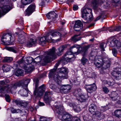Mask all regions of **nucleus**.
<instances>
[{
	"label": "nucleus",
	"instance_id": "obj_33",
	"mask_svg": "<svg viewBox=\"0 0 121 121\" xmlns=\"http://www.w3.org/2000/svg\"><path fill=\"white\" fill-rule=\"evenodd\" d=\"M114 115L116 117L120 118L121 117V109L115 110L114 112Z\"/></svg>",
	"mask_w": 121,
	"mask_h": 121
},
{
	"label": "nucleus",
	"instance_id": "obj_57",
	"mask_svg": "<svg viewBox=\"0 0 121 121\" xmlns=\"http://www.w3.org/2000/svg\"><path fill=\"white\" fill-rule=\"evenodd\" d=\"M112 53L113 55L115 56H117V50L115 49H112Z\"/></svg>",
	"mask_w": 121,
	"mask_h": 121
},
{
	"label": "nucleus",
	"instance_id": "obj_49",
	"mask_svg": "<svg viewBox=\"0 0 121 121\" xmlns=\"http://www.w3.org/2000/svg\"><path fill=\"white\" fill-rule=\"evenodd\" d=\"M60 32L61 33H60L61 34V36H65L67 33L66 31L64 28H61L60 29Z\"/></svg>",
	"mask_w": 121,
	"mask_h": 121
},
{
	"label": "nucleus",
	"instance_id": "obj_2",
	"mask_svg": "<svg viewBox=\"0 0 121 121\" xmlns=\"http://www.w3.org/2000/svg\"><path fill=\"white\" fill-rule=\"evenodd\" d=\"M82 22L85 23L88 22L92 19V10L89 8H83L82 10Z\"/></svg>",
	"mask_w": 121,
	"mask_h": 121
},
{
	"label": "nucleus",
	"instance_id": "obj_56",
	"mask_svg": "<svg viewBox=\"0 0 121 121\" xmlns=\"http://www.w3.org/2000/svg\"><path fill=\"white\" fill-rule=\"evenodd\" d=\"M52 34H51L49 35L47 37H46V39H47V42H49V41L51 40L52 41H53V39H52Z\"/></svg>",
	"mask_w": 121,
	"mask_h": 121
},
{
	"label": "nucleus",
	"instance_id": "obj_52",
	"mask_svg": "<svg viewBox=\"0 0 121 121\" xmlns=\"http://www.w3.org/2000/svg\"><path fill=\"white\" fill-rule=\"evenodd\" d=\"M102 88L103 91L105 93H108L109 92V90L106 87L103 86Z\"/></svg>",
	"mask_w": 121,
	"mask_h": 121
},
{
	"label": "nucleus",
	"instance_id": "obj_43",
	"mask_svg": "<svg viewBox=\"0 0 121 121\" xmlns=\"http://www.w3.org/2000/svg\"><path fill=\"white\" fill-rule=\"evenodd\" d=\"M23 72V70L20 69H18L15 73V75L17 76L21 75Z\"/></svg>",
	"mask_w": 121,
	"mask_h": 121
},
{
	"label": "nucleus",
	"instance_id": "obj_14",
	"mask_svg": "<svg viewBox=\"0 0 121 121\" xmlns=\"http://www.w3.org/2000/svg\"><path fill=\"white\" fill-rule=\"evenodd\" d=\"M55 112L58 114V117L60 115H61L64 112L63 107L62 105H56L55 106Z\"/></svg>",
	"mask_w": 121,
	"mask_h": 121
},
{
	"label": "nucleus",
	"instance_id": "obj_29",
	"mask_svg": "<svg viewBox=\"0 0 121 121\" xmlns=\"http://www.w3.org/2000/svg\"><path fill=\"white\" fill-rule=\"evenodd\" d=\"M34 65H32V67H31L30 66L27 65V66L25 65L23 66V68L25 70L26 72L29 73L32 72L34 69Z\"/></svg>",
	"mask_w": 121,
	"mask_h": 121
},
{
	"label": "nucleus",
	"instance_id": "obj_32",
	"mask_svg": "<svg viewBox=\"0 0 121 121\" xmlns=\"http://www.w3.org/2000/svg\"><path fill=\"white\" fill-rule=\"evenodd\" d=\"M39 40V43L42 45L45 44L47 41L46 37L45 36L41 37Z\"/></svg>",
	"mask_w": 121,
	"mask_h": 121
},
{
	"label": "nucleus",
	"instance_id": "obj_11",
	"mask_svg": "<svg viewBox=\"0 0 121 121\" xmlns=\"http://www.w3.org/2000/svg\"><path fill=\"white\" fill-rule=\"evenodd\" d=\"M36 6L35 4H30L26 10L25 12V15L29 16L35 11Z\"/></svg>",
	"mask_w": 121,
	"mask_h": 121
},
{
	"label": "nucleus",
	"instance_id": "obj_18",
	"mask_svg": "<svg viewBox=\"0 0 121 121\" xmlns=\"http://www.w3.org/2000/svg\"><path fill=\"white\" fill-rule=\"evenodd\" d=\"M13 102L15 103L17 105L23 106L24 107H26L27 105V103L24 101L14 99Z\"/></svg>",
	"mask_w": 121,
	"mask_h": 121
},
{
	"label": "nucleus",
	"instance_id": "obj_47",
	"mask_svg": "<svg viewBox=\"0 0 121 121\" xmlns=\"http://www.w3.org/2000/svg\"><path fill=\"white\" fill-rule=\"evenodd\" d=\"M108 109V106L106 105L105 106H102L100 108V110L101 112H104L106 111Z\"/></svg>",
	"mask_w": 121,
	"mask_h": 121
},
{
	"label": "nucleus",
	"instance_id": "obj_20",
	"mask_svg": "<svg viewBox=\"0 0 121 121\" xmlns=\"http://www.w3.org/2000/svg\"><path fill=\"white\" fill-rule=\"evenodd\" d=\"M61 84H57L56 85L52 84L50 85V87L56 92H59L60 91V89Z\"/></svg>",
	"mask_w": 121,
	"mask_h": 121
},
{
	"label": "nucleus",
	"instance_id": "obj_13",
	"mask_svg": "<svg viewBox=\"0 0 121 121\" xmlns=\"http://www.w3.org/2000/svg\"><path fill=\"white\" fill-rule=\"evenodd\" d=\"M121 69H119L118 70L113 71L111 73L112 75L117 80L121 79Z\"/></svg>",
	"mask_w": 121,
	"mask_h": 121
},
{
	"label": "nucleus",
	"instance_id": "obj_35",
	"mask_svg": "<svg viewBox=\"0 0 121 121\" xmlns=\"http://www.w3.org/2000/svg\"><path fill=\"white\" fill-rule=\"evenodd\" d=\"M8 50L14 53H17L18 51V49L17 48L15 47H12L8 48Z\"/></svg>",
	"mask_w": 121,
	"mask_h": 121
},
{
	"label": "nucleus",
	"instance_id": "obj_16",
	"mask_svg": "<svg viewBox=\"0 0 121 121\" xmlns=\"http://www.w3.org/2000/svg\"><path fill=\"white\" fill-rule=\"evenodd\" d=\"M83 26V24L81 21L78 20L76 21L74 25V29L76 31H79Z\"/></svg>",
	"mask_w": 121,
	"mask_h": 121
},
{
	"label": "nucleus",
	"instance_id": "obj_38",
	"mask_svg": "<svg viewBox=\"0 0 121 121\" xmlns=\"http://www.w3.org/2000/svg\"><path fill=\"white\" fill-rule=\"evenodd\" d=\"M78 98V99L81 102H85L86 100V97L83 95L81 94Z\"/></svg>",
	"mask_w": 121,
	"mask_h": 121
},
{
	"label": "nucleus",
	"instance_id": "obj_44",
	"mask_svg": "<svg viewBox=\"0 0 121 121\" xmlns=\"http://www.w3.org/2000/svg\"><path fill=\"white\" fill-rule=\"evenodd\" d=\"M24 91L22 95L24 96H27L28 93L29 91L27 87H24Z\"/></svg>",
	"mask_w": 121,
	"mask_h": 121
},
{
	"label": "nucleus",
	"instance_id": "obj_37",
	"mask_svg": "<svg viewBox=\"0 0 121 121\" xmlns=\"http://www.w3.org/2000/svg\"><path fill=\"white\" fill-rule=\"evenodd\" d=\"M94 114L98 117L100 118L101 119H103L105 117L104 115L101 114V113L100 112L97 111L94 113Z\"/></svg>",
	"mask_w": 121,
	"mask_h": 121
},
{
	"label": "nucleus",
	"instance_id": "obj_39",
	"mask_svg": "<svg viewBox=\"0 0 121 121\" xmlns=\"http://www.w3.org/2000/svg\"><path fill=\"white\" fill-rule=\"evenodd\" d=\"M51 34L52 37L58 36L60 38L61 37V34L59 32L57 31H53L52 32Z\"/></svg>",
	"mask_w": 121,
	"mask_h": 121
},
{
	"label": "nucleus",
	"instance_id": "obj_55",
	"mask_svg": "<svg viewBox=\"0 0 121 121\" xmlns=\"http://www.w3.org/2000/svg\"><path fill=\"white\" fill-rule=\"evenodd\" d=\"M90 45H88L86 46H85L83 47L82 49V50L83 52H84V53L90 47Z\"/></svg>",
	"mask_w": 121,
	"mask_h": 121
},
{
	"label": "nucleus",
	"instance_id": "obj_54",
	"mask_svg": "<svg viewBox=\"0 0 121 121\" xmlns=\"http://www.w3.org/2000/svg\"><path fill=\"white\" fill-rule=\"evenodd\" d=\"M87 61V59L84 57H83L81 59L82 63L83 65L85 64Z\"/></svg>",
	"mask_w": 121,
	"mask_h": 121
},
{
	"label": "nucleus",
	"instance_id": "obj_30",
	"mask_svg": "<svg viewBox=\"0 0 121 121\" xmlns=\"http://www.w3.org/2000/svg\"><path fill=\"white\" fill-rule=\"evenodd\" d=\"M36 41L37 40L36 39H31L28 42L27 44V46L29 47H31L34 45H35L36 42Z\"/></svg>",
	"mask_w": 121,
	"mask_h": 121
},
{
	"label": "nucleus",
	"instance_id": "obj_28",
	"mask_svg": "<svg viewBox=\"0 0 121 121\" xmlns=\"http://www.w3.org/2000/svg\"><path fill=\"white\" fill-rule=\"evenodd\" d=\"M92 4L93 6L94 11H96L98 10V0H92Z\"/></svg>",
	"mask_w": 121,
	"mask_h": 121
},
{
	"label": "nucleus",
	"instance_id": "obj_31",
	"mask_svg": "<svg viewBox=\"0 0 121 121\" xmlns=\"http://www.w3.org/2000/svg\"><path fill=\"white\" fill-rule=\"evenodd\" d=\"M81 89L80 88H78L74 91L73 92V94L74 95L78 97L81 94Z\"/></svg>",
	"mask_w": 121,
	"mask_h": 121
},
{
	"label": "nucleus",
	"instance_id": "obj_48",
	"mask_svg": "<svg viewBox=\"0 0 121 121\" xmlns=\"http://www.w3.org/2000/svg\"><path fill=\"white\" fill-rule=\"evenodd\" d=\"M106 44L105 43H101L100 44V48L101 49V50L102 51H104L105 50L104 48L106 47Z\"/></svg>",
	"mask_w": 121,
	"mask_h": 121
},
{
	"label": "nucleus",
	"instance_id": "obj_50",
	"mask_svg": "<svg viewBox=\"0 0 121 121\" xmlns=\"http://www.w3.org/2000/svg\"><path fill=\"white\" fill-rule=\"evenodd\" d=\"M11 111L13 113H21L22 112L19 109L16 110L13 108L11 109Z\"/></svg>",
	"mask_w": 121,
	"mask_h": 121
},
{
	"label": "nucleus",
	"instance_id": "obj_22",
	"mask_svg": "<svg viewBox=\"0 0 121 121\" xmlns=\"http://www.w3.org/2000/svg\"><path fill=\"white\" fill-rule=\"evenodd\" d=\"M47 18L48 19L52 20L53 21L57 17V15L54 11L51 12L46 15Z\"/></svg>",
	"mask_w": 121,
	"mask_h": 121
},
{
	"label": "nucleus",
	"instance_id": "obj_21",
	"mask_svg": "<svg viewBox=\"0 0 121 121\" xmlns=\"http://www.w3.org/2000/svg\"><path fill=\"white\" fill-rule=\"evenodd\" d=\"M67 70L64 67L61 68L59 70V75L61 76L62 77L65 78H66V74Z\"/></svg>",
	"mask_w": 121,
	"mask_h": 121
},
{
	"label": "nucleus",
	"instance_id": "obj_7",
	"mask_svg": "<svg viewBox=\"0 0 121 121\" xmlns=\"http://www.w3.org/2000/svg\"><path fill=\"white\" fill-rule=\"evenodd\" d=\"M12 34L11 33H9L4 34L2 37L1 39L2 41L4 43L5 41H8L9 42L10 41L11 42H13L14 40V39H13L12 37Z\"/></svg>",
	"mask_w": 121,
	"mask_h": 121
},
{
	"label": "nucleus",
	"instance_id": "obj_17",
	"mask_svg": "<svg viewBox=\"0 0 121 121\" xmlns=\"http://www.w3.org/2000/svg\"><path fill=\"white\" fill-rule=\"evenodd\" d=\"M52 94V93L50 91H47L45 93L44 98L45 102L48 103L51 100V96Z\"/></svg>",
	"mask_w": 121,
	"mask_h": 121
},
{
	"label": "nucleus",
	"instance_id": "obj_36",
	"mask_svg": "<svg viewBox=\"0 0 121 121\" xmlns=\"http://www.w3.org/2000/svg\"><path fill=\"white\" fill-rule=\"evenodd\" d=\"M79 35H75L72 38V40L74 42H75L80 40L81 38L78 37Z\"/></svg>",
	"mask_w": 121,
	"mask_h": 121
},
{
	"label": "nucleus",
	"instance_id": "obj_51",
	"mask_svg": "<svg viewBox=\"0 0 121 121\" xmlns=\"http://www.w3.org/2000/svg\"><path fill=\"white\" fill-rule=\"evenodd\" d=\"M115 47L118 49H120L121 50V43L117 40V42L116 43V45Z\"/></svg>",
	"mask_w": 121,
	"mask_h": 121
},
{
	"label": "nucleus",
	"instance_id": "obj_6",
	"mask_svg": "<svg viewBox=\"0 0 121 121\" xmlns=\"http://www.w3.org/2000/svg\"><path fill=\"white\" fill-rule=\"evenodd\" d=\"M55 48L52 47L48 51L46 52L45 53V55L43 58L44 61L46 63L49 62L51 60L54 58L55 55Z\"/></svg>",
	"mask_w": 121,
	"mask_h": 121
},
{
	"label": "nucleus",
	"instance_id": "obj_61",
	"mask_svg": "<svg viewBox=\"0 0 121 121\" xmlns=\"http://www.w3.org/2000/svg\"><path fill=\"white\" fill-rule=\"evenodd\" d=\"M108 1L107 0H104L103 3L104 5L106 7L108 6Z\"/></svg>",
	"mask_w": 121,
	"mask_h": 121
},
{
	"label": "nucleus",
	"instance_id": "obj_34",
	"mask_svg": "<svg viewBox=\"0 0 121 121\" xmlns=\"http://www.w3.org/2000/svg\"><path fill=\"white\" fill-rule=\"evenodd\" d=\"M66 47V45H63L59 48H58V51L57 52V55L58 56H60L61 55V53L63 52V51Z\"/></svg>",
	"mask_w": 121,
	"mask_h": 121
},
{
	"label": "nucleus",
	"instance_id": "obj_64",
	"mask_svg": "<svg viewBox=\"0 0 121 121\" xmlns=\"http://www.w3.org/2000/svg\"><path fill=\"white\" fill-rule=\"evenodd\" d=\"M71 121H80L78 118L76 117L73 118L72 120H71Z\"/></svg>",
	"mask_w": 121,
	"mask_h": 121
},
{
	"label": "nucleus",
	"instance_id": "obj_26",
	"mask_svg": "<svg viewBox=\"0 0 121 121\" xmlns=\"http://www.w3.org/2000/svg\"><path fill=\"white\" fill-rule=\"evenodd\" d=\"M79 47H77L76 45L72 46L70 49V51L73 54H75L76 55L78 54L80 52L78 51Z\"/></svg>",
	"mask_w": 121,
	"mask_h": 121
},
{
	"label": "nucleus",
	"instance_id": "obj_1",
	"mask_svg": "<svg viewBox=\"0 0 121 121\" xmlns=\"http://www.w3.org/2000/svg\"><path fill=\"white\" fill-rule=\"evenodd\" d=\"M29 79L23 80L14 83L13 85L6 84L5 81H0V91L4 93L11 92L14 91L17 87L22 86L23 87H27L30 82Z\"/></svg>",
	"mask_w": 121,
	"mask_h": 121
},
{
	"label": "nucleus",
	"instance_id": "obj_59",
	"mask_svg": "<svg viewBox=\"0 0 121 121\" xmlns=\"http://www.w3.org/2000/svg\"><path fill=\"white\" fill-rule=\"evenodd\" d=\"M73 53H72L71 52H67L65 54V56L64 57H66V56H69L71 55H73Z\"/></svg>",
	"mask_w": 121,
	"mask_h": 121
},
{
	"label": "nucleus",
	"instance_id": "obj_63",
	"mask_svg": "<svg viewBox=\"0 0 121 121\" xmlns=\"http://www.w3.org/2000/svg\"><path fill=\"white\" fill-rule=\"evenodd\" d=\"M83 119L84 121H92L91 119H90V118L88 117H86L85 116L83 117Z\"/></svg>",
	"mask_w": 121,
	"mask_h": 121
},
{
	"label": "nucleus",
	"instance_id": "obj_8",
	"mask_svg": "<svg viewBox=\"0 0 121 121\" xmlns=\"http://www.w3.org/2000/svg\"><path fill=\"white\" fill-rule=\"evenodd\" d=\"M58 118L62 121H71V116L66 112L58 117Z\"/></svg>",
	"mask_w": 121,
	"mask_h": 121
},
{
	"label": "nucleus",
	"instance_id": "obj_58",
	"mask_svg": "<svg viewBox=\"0 0 121 121\" xmlns=\"http://www.w3.org/2000/svg\"><path fill=\"white\" fill-rule=\"evenodd\" d=\"M5 99L7 102H10V99L9 95H5Z\"/></svg>",
	"mask_w": 121,
	"mask_h": 121
},
{
	"label": "nucleus",
	"instance_id": "obj_23",
	"mask_svg": "<svg viewBox=\"0 0 121 121\" xmlns=\"http://www.w3.org/2000/svg\"><path fill=\"white\" fill-rule=\"evenodd\" d=\"M104 84L107 86H112L115 83V80L113 79H109L108 80H104Z\"/></svg>",
	"mask_w": 121,
	"mask_h": 121
},
{
	"label": "nucleus",
	"instance_id": "obj_12",
	"mask_svg": "<svg viewBox=\"0 0 121 121\" xmlns=\"http://www.w3.org/2000/svg\"><path fill=\"white\" fill-rule=\"evenodd\" d=\"M38 58H39V60L37 61L34 60L32 57H28L25 60V62L27 64H31V65H32L33 64V63H34L35 65L37 63H39L41 61V59H40V58L39 57H37L35 59H37Z\"/></svg>",
	"mask_w": 121,
	"mask_h": 121
},
{
	"label": "nucleus",
	"instance_id": "obj_19",
	"mask_svg": "<svg viewBox=\"0 0 121 121\" xmlns=\"http://www.w3.org/2000/svg\"><path fill=\"white\" fill-rule=\"evenodd\" d=\"M86 88L88 92L90 93H91L95 91L97 89V87L95 84L87 85Z\"/></svg>",
	"mask_w": 121,
	"mask_h": 121
},
{
	"label": "nucleus",
	"instance_id": "obj_15",
	"mask_svg": "<svg viewBox=\"0 0 121 121\" xmlns=\"http://www.w3.org/2000/svg\"><path fill=\"white\" fill-rule=\"evenodd\" d=\"M97 51H91L90 56V60H98V58H101L100 55L97 56Z\"/></svg>",
	"mask_w": 121,
	"mask_h": 121
},
{
	"label": "nucleus",
	"instance_id": "obj_41",
	"mask_svg": "<svg viewBox=\"0 0 121 121\" xmlns=\"http://www.w3.org/2000/svg\"><path fill=\"white\" fill-rule=\"evenodd\" d=\"M18 40L19 41H22L24 43L25 41L24 36L22 35H19L18 36Z\"/></svg>",
	"mask_w": 121,
	"mask_h": 121
},
{
	"label": "nucleus",
	"instance_id": "obj_4",
	"mask_svg": "<svg viewBox=\"0 0 121 121\" xmlns=\"http://www.w3.org/2000/svg\"><path fill=\"white\" fill-rule=\"evenodd\" d=\"M10 0H0V18L7 13L11 9V7L8 5L5 4H9Z\"/></svg>",
	"mask_w": 121,
	"mask_h": 121
},
{
	"label": "nucleus",
	"instance_id": "obj_25",
	"mask_svg": "<svg viewBox=\"0 0 121 121\" xmlns=\"http://www.w3.org/2000/svg\"><path fill=\"white\" fill-rule=\"evenodd\" d=\"M74 55L73 54L66 56V57H62L61 60L63 61H66L67 62H71L75 59Z\"/></svg>",
	"mask_w": 121,
	"mask_h": 121
},
{
	"label": "nucleus",
	"instance_id": "obj_40",
	"mask_svg": "<svg viewBox=\"0 0 121 121\" xmlns=\"http://www.w3.org/2000/svg\"><path fill=\"white\" fill-rule=\"evenodd\" d=\"M2 68L4 71L7 72L9 71L10 68L9 66L5 64L3 66Z\"/></svg>",
	"mask_w": 121,
	"mask_h": 121
},
{
	"label": "nucleus",
	"instance_id": "obj_5",
	"mask_svg": "<svg viewBox=\"0 0 121 121\" xmlns=\"http://www.w3.org/2000/svg\"><path fill=\"white\" fill-rule=\"evenodd\" d=\"M58 66L57 64H56L55 66V67L53 69L51 70L49 73V77H53L54 80L57 84H61V79H65L63 77H62L61 76L59 75V74H55L56 70Z\"/></svg>",
	"mask_w": 121,
	"mask_h": 121
},
{
	"label": "nucleus",
	"instance_id": "obj_53",
	"mask_svg": "<svg viewBox=\"0 0 121 121\" xmlns=\"http://www.w3.org/2000/svg\"><path fill=\"white\" fill-rule=\"evenodd\" d=\"M73 109L75 112H80L81 110V109L79 106H74L73 107Z\"/></svg>",
	"mask_w": 121,
	"mask_h": 121
},
{
	"label": "nucleus",
	"instance_id": "obj_42",
	"mask_svg": "<svg viewBox=\"0 0 121 121\" xmlns=\"http://www.w3.org/2000/svg\"><path fill=\"white\" fill-rule=\"evenodd\" d=\"M117 42V40L115 39H113L110 42L109 46L111 47H115L116 45V43Z\"/></svg>",
	"mask_w": 121,
	"mask_h": 121
},
{
	"label": "nucleus",
	"instance_id": "obj_45",
	"mask_svg": "<svg viewBox=\"0 0 121 121\" xmlns=\"http://www.w3.org/2000/svg\"><path fill=\"white\" fill-rule=\"evenodd\" d=\"M13 59L12 58L9 57H5L3 60L4 62H9L12 61Z\"/></svg>",
	"mask_w": 121,
	"mask_h": 121
},
{
	"label": "nucleus",
	"instance_id": "obj_10",
	"mask_svg": "<svg viewBox=\"0 0 121 121\" xmlns=\"http://www.w3.org/2000/svg\"><path fill=\"white\" fill-rule=\"evenodd\" d=\"M45 88L44 85H43L39 87L38 90H35L34 92V95L35 98L40 97L42 95V93L44 91Z\"/></svg>",
	"mask_w": 121,
	"mask_h": 121
},
{
	"label": "nucleus",
	"instance_id": "obj_62",
	"mask_svg": "<svg viewBox=\"0 0 121 121\" xmlns=\"http://www.w3.org/2000/svg\"><path fill=\"white\" fill-rule=\"evenodd\" d=\"M18 23L19 24H20L21 25L23 24V18H22L19 19L18 21Z\"/></svg>",
	"mask_w": 121,
	"mask_h": 121
},
{
	"label": "nucleus",
	"instance_id": "obj_24",
	"mask_svg": "<svg viewBox=\"0 0 121 121\" xmlns=\"http://www.w3.org/2000/svg\"><path fill=\"white\" fill-rule=\"evenodd\" d=\"M97 107L94 104H91L89 106V110L90 112L94 114V113L97 111Z\"/></svg>",
	"mask_w": 121,
	"mask_h": 121
},
{
	"label": "nucleus",
	"instance_id": "obj_9",
	"mask_svg": "<svg viewBox=\"0 0 121 121\" xmlns=\"http://www.w3.org/2000/svg\"><path fill=\"white\" fill-rule=\"evenodd\" d=\"M71 87L69 85H62L61 84L60 91L65 94L68 93L70 92Z\"/></svg>",
	"mask_w": 121,
	"mask_h": 121
},
{
	"label": "nucleus",
	"instance_id": "obj_46",
	"mask_svg": "<svg viewBox=\"0 0 121 121\" xmlns=\"http://www.w3.org/2000/svg\"><path fill=\"white\" fill-rule=\"evenodd\" d=\"M50 0H41V2L39 4L41 6H44L45 4L49 2Z\"/></svg>",
	"mask_w": 121,
	"mask_h": 121
},
{
	"label": "nucleus",
	"instance_id": "obj_3",
	"mask_svg": "<svg viewBox=\"0 0 121 121\" xmlns=\"http://www.w3.org/2000/svg\"><path fill=\"white\" fill-rule=\"evenodd\" d=\"M111 59H108V58H98V60H96L97 61H95L94 64L95 66L97 68L102 67L103 69H105L108 68L110 66L111 63Z\"/></svg>",
	"mask_w": 121,
	"mask_h": 121
},
{
	"label": "nucleus",
	"instance_id": "obj_27",
	"mask_svg": "<svg viewBox=\"0 0 121 121\" xmlns=\"http://www.w3.org/2000/svg\"><path fill=\"white\" fill-rule=\"evenodd\" d=\"M34 0H21V3L22 4L21 5H19L21 8H22L24 7V5H26L27 4H29Z\"/></svg>",
	"mask_w": 121,
	"mask_h": 121
},
{
	"label": "nucleus",
	"instance_id": "obj_60",
	"mask_svg": "<svg viewBox=\"0 0 121 121\" xmlns=\"http://www.w3.org/2000/svg\"><path fill=\"white\" fill-rule=\"evenodd\" d=\"M40 121H48V119L44 117H40Z\"/></svg>",
	"mask_w": 121,
	"mask_h": 121
}]
</instances>
